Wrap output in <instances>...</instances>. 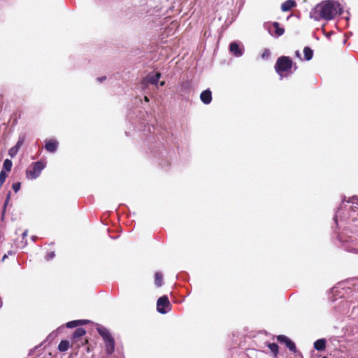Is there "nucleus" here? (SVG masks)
Wrapping results in <instances>:
<instances>
[{
    "instance_id": "obj_34",
    "label": "nucleus",
    "mask_w": 358,
    "mask_h": 358,
    "mask_svg": "<svg viewBox=\"0 0 358 358\" xmlns=\"http://www.w3.org/2000/svg\"><path fill=\"white\" fill-rule=\"evenodd\" d=\"M14 253H15V252H14L13 251H12V250H9V251L8 252V254L9 255H14Z\"/></svg>"
},
{
    "instance_id": "obj_2",
    "label": "nucleus",
    "mask_w": 358,
    "mask_h": 358,
    "mask_svg": "<svg viewBox=\"0 0 358 358\" xmlns=\"http://www.w3.org/2000/svg\"><path fill=\"white\" fill-rule=\"evenodd\" d=\"M96 329L104 341L107 355H112L115 351V342L114 338L106 327L97 324Z\"/></svg>"
},
{
    "instance_id": "obj_32",
    "label": "nucleus",
    "mask_w": 358,
    "mask_h": 358,
    "mask_svg": "<svg viewBox=\"0 0 358 358\" xmlns=\"http://www.w3.org/2000/svg\"><path fill=\"white\" fill-rule=\"evenodd\" d=\"M27 233H28V231L27 230H25L23 233H22V238H24L27 237Z\"/></svg>"
},
{
    "instance_id": "obj_39",
    "label": "nucleus",
    "mask_w": 358,
    "mask_h": 358,
    "mask_svg": "<svg viewBox=\"0 0 358 358\" xmlns=\"http://www.w3.org/2000/svg\"><path fill=\"white\" fill-rule=\"evenodd\" d=\"M323 358H327V357H324Z\"/></svg>"
},
{
    "instance_id": "obj_6",
    "label": "nucleus",
    "mask_w": 358,
    "mask_h": 358,
    "mask_svg": "<svg viewBox=\"0 0 358 358\" xmlns=\"http://www.w3.org/2000/svg\"><path fill=\"white\" fill-rule=\"evenodd\" d=\"M24 141H25V136H20L17 143L15 144V145H14L13 147L10 148L9 149L8 155H9V156L11 158H13V157H15L16 156V155L17 154L19 150L22 146V145L24 144Z\"/></svg>"
},
{
    "instance_id": "obj_7",
    "label": "nucleus",
    "mask_w": 358,
    "mask_h": 358,
    "mask_svg": "<svg viewBox=\"0 0 358 358\" xmlns=\"http://www.w3.org/2000/svg\"><path fill=\"white\" fill-rule=\"evenodd\" d=\"M58 147V142L55 139H48L45 141V148L49 152H55Z\"/></svg>"
},
{
    "instance_id": "obj_18",
    "label": "nucleus",
    "mask_w": 358,
    "mask_h": 358,
    "mask_svg": "<svg viewBox=\"0 0 358 358\" xmlns=\"http://www.w3.org/2000/svg\"><path fill=\"white\" fill-rule=\"evenodd\" d=\"M13 166V162L10 159H6L3 164V169L5 172H10Z\"/></svg>"
},
{
    "instance_id": "obj_29",
    "label": "nucleus",
    "mask_w": 358,
    "mask_h": 358,
    "mask_svg": "<svg viewBox=\"0 0 358 358\" xmlns=\"http://www.w3.org/2000/svg\"><path fill=\"white\" fill-rule=\"evenodd\" d=\"M55 256V252L52 251V252H48L46 256H45V259L46 260H50L52 259V258H54Z\"/></svg>"
},
{
    "instance_id": "obj_38",
    "label": "nucleus",
    "mask_w": 358,
    "mask_h": 358,
    "mask_svg": "<svg viewBox=\"0 0 358 358\" xmlns=\"http://www.w3.org/2000/svg\"><path fill=\"white\" fill-rule=\"evenodd\" d=\"M164 83H165V82H164V81H162V82H161V83H160V85H161V86H163V85H164Z\"/></svg>"
},
{
    "instance_id": "obj_30",
    "label": "nucleus",
    "mask_w": 358,
    "mask_h": 358,
    "mask_svg": "<svg viewBox=\"0 0 358 358\" xmlns=\"http://www.w3.org/2000/svg\"><path fill=\"white\" fill-rule=\"evenodd\" d=\"M86 345V352L87 353H90L93 350V348L89 343H88V345Z\"/></svg>"
},
{
    "instance_id": "obj_22",
    "label": "nucleus",
    "mask_w": 358,
    "mask_h": 358,
    "mask_svg": "<svg viewBox=\"0 0 358 358\" xmlns=\"http://www.w3.org/2000/svg\"><path fill=\"white\" fill-rule=\"evenodd\" d=\"M287 348L292 352H296V347L295 343L292 341L289 338L285 343Z\"/></svg>"
},
{
    "instance_id": "obj_13",
    "label": "nucleus",
    "mask_w": 358,
    "mask_h": 358,
    "mask_svg": "<svg viewBox=\"0 0 358 358\" xmlns=\"http://www.w3.org/2000/svg\"><path fill=\"white\" fill-rule=\"evenodd\" d=\"M327 341L324 338L317 340L314 343V348L317 351H323L326 348Z\"/></svg>"
},
{
    "instance_id": "obj_14",
    "label": "nucleus",
    "mask_w": 358,
    "mask_h": 358,
    "mask_svg": "<svg viewBox=\"0 0 358 358\" xmlns=\"http://www.w3.org/2000/svg\"><path fill=\"white\" fill-rule=\"evenodd\" d=\"M86 334V331L82 327L77 328L72 334L71 340L80 339Z\"/></svg>"
},
{
    "instance_id": "obj_1",
    "label": "nucleus",
    "mask_w": 358,
    "mask_h": 358,
    "mask_svg": "<svg viewBox=\"0 0 358 358\" xmlns=\"http://www.w3.org/2000/svg\"><path fill=\"white\" fill-rule=\"evenodd\" d=\"M339 4L333 1H323L317 4L310 12V17L316 21L321 20H331L337 14V6Z\"/></svg>"
},
{
    "instance_id": "obj_4",
    "label": "nucleus",
    "mask_w": 358,
    "mask_h": 358,
    "mask_svg": "<svg viewBox=\"0 0 358 358\" xmlns=\"http://www.w3.org/2000/svg\"><path fill=\"white\" fill-rule=\"evenodd\" d=\"M44 167V163L41 161L32 163L26 171L27 178L29 179H36L39 176Z\"/></svg>"
},
{
    "instance_id": "obj_20",
    "label": "nucleus",
    "mask_w": 358,
    "mask_h": 358,
    "mask_svg": "<svg viewBox=\"0 0 358 358\" xmlns=\"http://www.w3.org/2000/svg\"><path fill=\"white\" fill-rule=\"evenodd\" d=\"M268 348L270 349L271 352L273 354L274 356H277L278 354V345L276 343H268Z\"/></svg>"
},
{
    "instance_id": "obj_16",
    "label": "nucleus",
    "mask_w": 358,
    "mask_h": 358,
    "mask_svg": "<svg viewBox=\"0 0 358 358\" xmlns=\"http://www.w3.org/2000/svg\"><path fill=\"white\" fill-rule=\"evenodd\" d=\"M69 341L67 340H62L58 345L57 349L59 352H65L69 348Z\"/></svg>"
},
{
    "instance_id": "obj_23",
    "label": "nucleus",
    "mask_w": 358,
    "mask_h": 358,
    "mask_svg": "<svg viewBox=\"0 0 358 358\" xmlns=\"http://www.w3.org/2000/svg\"><path fill=\"white\" fill-rule=\"evenodd\" d=\"M7 177H8V175H7L6 172H5L4 170H1L0 172V187H1V186L5 182Z\"/></svg>"
},
{
    "instance_id": "obj_26",
    "label": "nucleus",
    "mask_w": 358,
    "mask_h": 358,
    "mask_svg": "<svg viewBox=\"0 0 358 358\" xmlns=\"http://www.w3.org/2000/svg\"><path fill=\"white\" fill-rule=\"evenodd\" d=\"M21 187V182H17L13 184L12 189L15 192H17Z\"/></svg>"
},
{
    "instance_id": "obj_24",
    "label": "nucleus",
    "mask_w": 358,
    "mask_h": 358,
    "mask_svg": "<svg viewBox=\"0 0 358 358\" xmlns=\"http://www.w3.org/2000/svg\"><path fill=\"white\" fill-rule=\"evenodd\" d=\"M276 338L279 343H286V342L289 340V338L285 335H278L277 336Z\"/></svg>"
},
{
    "instance_id": "obj_21",
    "label": "nucleus",
    "mask_w": 358,
    "mask_h": 358,
    "mask_svg": "<svg viewBox=\"0 0 358 358\" xmlns=\"http://www.w3.org/2000/svg\"><path fill=\"white\" fill-rule=\"evenodd\" d=\"M273 26L275 29V32L277 36H281V35H282L284 34L285 29L283 28L280 27L278 22H273Z\"/></svg>"
},
{
    "instance_id": "obj_35",
    "label": "nucleus",
    "mask_w": 358,
    "mask_h": 358,
    "mask_svg": "<svg viewBox=\"0 0 358 358\" xmlns=\"http://www.w3.org/2000/svg\"><path fill=\"white\" fill-rule=\"evenodd\" d=\"M8 257L7 255H4L2 257V262H3Z\"/></svg>"
},
{
    "instance_id": "obj_37",
    "label": "nucleus",
    "mask_w": 358,
    "mask_h": 358,
    "mask_svg": "<svg viewBox=\"0 0 358 358\" xmlns=\"http://www.w3.org/2000/svg\"><path fill=\"white\" fill-rule=\"evenodd\" d=\"M2 304H3L2 299L0 297V308L2 306Z\"/></svg>"
},
{
    "instance_id": "obj_31",
    "label": "nucleus",
    "mask_w": 358,
    "mask_h": 358,
    "mask_svg": "<svg viewBox=\"0 0 358 358\" xmlns=\"http://www.w3.org/2000/svg\"><path fill=\"white\" fill-rule=\"evenodd\" d=\"M295 56L302 60L300 52L299 50L295 51Z\"/></svg>"
},
{
    "instance_id": "obj_5",
    "label": "nucleus",
    "mask_w": 358,
    "mask_h": 358,
    "mask_svg": "<svg viewBox=\"0 0 358 358\" xmlns=\"http://www.w3.org/2000/svg\"><path fill=\"white\" fill-rule=\"evenodd\" d=\"M157 309L160 313L165 314L171 309V303L167 296L164 295L158 299Z\"/></svg>"
},
{
    "instance_id": "obj_25",
    "label": "nucleus",
    "mask_w": 358,
    "mask_h": 358,
    "mask_svg": "<svg viewBox=\"0 0 358 358\" xmlns=\"http://www.w3.org/2000/svg\"><path fill=\"white\" fill-rule=\"evenodd\" d=\"M189 90V84L188 83H182L180 86V92H187Z\"/></svg>"
},
{
    "instance_id": "obj_11",
    "label": "nucleus",
    "mask_w": 358,
    "mask_h": 358,
    "mask_svg": "<svg viewBox=\"0 0 358 358\" xmlns=\"http://www.w3.org/2000/svg\"><path fill=\"white\" fill-rule=\"evenodd\" d=\"M296 6V2L294 0H287L281 5L282 11L286 12L290 10L292 8Z\"/></svg>"
},
{
    "instance_id": "obj_27",
    "label": "nucleus",
    "mask_w": 358,
    "mask_h": 358,
    "mask_svg": "<svg viewBox=\"0 0 358 358\" xmlns=\"http://www.w3.org/2000/svg\"><path fill=\"white\" fill-rule=\"evenodd\" d=\"M270 55V50L268 49H265L262 54V57L264 59H267L268 57H269Z\"/></svg>"
},
{
    "instance_id": "obj_17",
    "label": "nucleus",
    "mask_w": 358,
    "mask_h": 358,
    "mask_svg": "<svg viewBox=\"0 0 358 358\" xmlns=\"http://www.w3.org/2000/svg\"><path fill=\"white\" fill-rule=\"evenodd\" d=\"M160 77L161 73L159 72H157L155 76H148L147 78L148 82L150 84L156 85L158 83Z\"/></svg>"
},
{
    "instance_id": "obj_19",
    "label": "nucleus",
    "mask_w": 358,
    "mask_h": 358,
    "mask_svg": "<svg viewBox=\"0 0 358 358\" xmlns=\"http://www.w3.org/2000/svg\"><path fill=\"white\" fill-rule=\"evenodd\" d=\"M163 282V275L157 272L155 275V284L157 287H161Z\"/></svg>"
},
{
    "instance_id": "obj_10",
    "label": "nucleus",
    "mask_w": 358,
    "mask_h": 358,
    "mask_svg": "<svg viewBox=\"0 0 358 358\" xmlns=\"http://www.w3.org/2000/svg\"><path fill=\"white\" fill-rule=\"evenodd\" d=\"M89 339L87 338H80V339H73L71 340V346L75 347L76 349L80 348L82 346H85V345H88Z\"/></svg>"
},
{
    "instance_id": "obj_36",
    "label": "nucleus",
    "mask_w": 358,
    "mask_h": 358,
    "mask_svg": "<svg viewBox=\"0 0 358 358\" xmlns=\"http://www.w3.org/2000/svg\"><path fill=\"white\" fill-rule=\"evenodd\" d=\"M144 100H145V101H146V102H148V101H149V99H148V97L147 96H144Z\"/></svg>"
},
{
    "instance_id": "obj_15",
    "label": "nucleus",
    "mask_w": 358,
    "mask_h": 358,
    "mask_svg": "<svg viewBox=\"0 0 358 358\" xmlns=\"http://www.w3.org/2000/svg\"><path fill=\"white\" fill-rule=\"evenodd\" d=\"M304 59L309 61L312 59L313 57V51L310 47H305L303 49Z\"/></svg>"
},
{
    "instance_id": "obj_3",
    "label": "nucleus",
    "mask_w": 358,
    "mask_h": 358,
    "mask_svg": "<svg viewBox=\"0 0 358 358\" xmlns=\"http://www.w3.org/2000/svg\"><path fill=\"white\" fill-rule=\"evenodd\" d=\"M293 66V61L289 57L280 56L277 59L275 64V71L279 76H282V73L288 72Z\"/></svg>"
},
{
    "instance_id": "obj_33",
    "label": "nucleus",
    "mask_w": 358,
    "mask_h": 358,
    "mask_svg": "<svg viewBox=\"0 0 358 358\" xmlns=\"http://www.w3.org/2000/svg\"><path fill=\"white\" fill-rule=\"evenodd\" d=\"M106 79V77L103 76V77H101V78H98L97 80L99 82H102L103 80H104Z\"/></svg>"
},
{
    "instance_id": "obj_8",
    "label": "nucleus",
    "mask_w": 358,
    "mask_h": 358,
    "mask_svg": "<svg viewBox=\"0 0 358 358\" xmlns=\"http://www.w3.org/2000/svg\"><path fill=\"white\" fill-rule=\"evenodd\" d=\"M201 101L204 104H209L212 101V92L209 89L203 91L200 94Z\"/></svg>"
},
{
    "instance_id": "obj_28",
    "label": "nucleus",
    "mask_w": 358,
    "mask_h": 358,
    "mask_svg": "<svg viewBox=\"0 0 358 358\" xmlns=\"http://www.w3.org/2000/svg\"><path fill=\"white\" fill-rule=\"evenodd\" d=\"M10 195H11V193L10 192H9L7 195H6V201L4 202V205H3V211L5 210L9 201H10Z\"/></svg>"
},
{
    "instance_id": "obj_12",
    "label": "nucleus",
    "mask_w": 358,
    "mask_h": 358,
    "mask_svg": "<svg viewBox=\"0 0 358 358\" xmlns=\"http://www.w3.org/2000/svg\"><path fill=\"white\" fill-rule=\"evenodd\" d=\"M229 50L235 56L240 57L243 54V51L239 48L238 44L236 42H232L229 45Z\"/></svg>"
},
{
    "instance_id": "obj_9",
    "label": "nucleus",
    "mask_w": 358,
    "mask_h": 358,
    "mask_svg": "<svg viewBox=\"0 0 358 358\" xmlns=\"http://www.w3.org/2000/svg\"><path fill=\"white\" fill-rule=\"evenodd\" d=\"M91 323L90 320H78L68 322L66 324L67 328H73L81 325H85Z\"/></svg>"
}]
</instances>
